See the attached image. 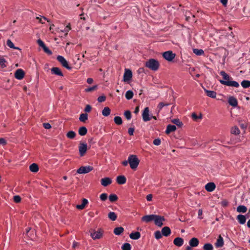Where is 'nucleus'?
<instances>
[{"mask_svg":"<svg viewBox=\"0 0 250 250\" xmlns=\"http://www.w3.org/2000/svg\"><path fill=\"white\" fill-rule=\"evenodd\" d=\"M171 122L179 127H181L183 125L182 122L178 119H173L171 120Z\"/></svg>","mask_w":250,"mask_h":250,"instance_id":"ea45409f","label":"nucleus"},{"mask_svg":"<svg viewBox=\"0 0 250 250\" xmlns=\"http://www.w3.org/2000/svg\"><path fill=\"white\" fill-rule=\"evenodd\" d=\"M71 29L70 27V24L69 23L65 28L63 32H66L65 35H67V33L69 32V31Z\"/></svg>","mask_w":250,"mask_h":250,"instance_id":"680f3d73","label":"nucleus"},{"mask_svg":"<svg viewBox=\"0 0 250 250\" xmlns=\"http://www.w3.org/2000/svg\"><path fill=\"white\" fill-rule=\"evenodd\" d=\"M6 61L4 58L0 57V65L1 67L4 68L6 66Z\"/></svg>","mask_w":250,"mask_h":250,"instance_id":"8fccbe9b","label":"nucleus"},{"mask_svg":"<svg viewBox=\"0 0 250 250\" xmlns=\"http://www.w3.org/2000/svg\"><path fill=\"white\" fill-rule=\"evenodd\" d=\"M241 84L242 86L244 88H247L250 87V81L249 80H243Z\"/></svg>","mask_w":250,"mask_h":250,"instance_id":"c9c22d12","label":"nucleus"},{"mask_svg":"<svg viewBox=\"0 0 250 250\" xmlns=\"http://www.w3.org/2000/svg\"><path fill=\"white\" fill-rule=\"evenodd\" d=\"M162 233L163 235L167 237L171 234V230L168 227H164L162 229Z\"/></svg>","mask_w":250,"mask_h":250,"instance_id":"4be33fe9","label":"nucleus"},{"mask_svg":"<svg viewBox=\"0 0 250 250\" xmlns=\"http://www.w3.org/2000/svg\"><path fill=\"white\" fill-rule=\"evenodd\" d=\"M51 71L52 74H55L56 75H58V76H63V73H62L61 69L59 67H52L51 69Z\"/></svg>","mask_w":250,"mask_h":250,"instance_id":"f3484780","label":"nucleus"},{"mask_svg":"<svg viewBox=\"0 0 250 250\" xmlns=\"http://www.w3.org/2000/svg\"><path fill=\"white\" fill-rule=\"evenodd\" d=\"M125 97L126 99L130 100L133 97V92L131 90H128L126 92Z\"/></svg>","mask_w":250,"mask_h":250,"instance_id":"4c0bfd02","label":"nucleus"},{"mask_svg":"<svg viewBox=\"0 0 250 250\" xmlns=\"http://www.w3.org/2000/svg\"><path fill=\"white\" fill-rule=\"evenodd\" d=\"M228 103L230 105L233 107H236L238 105L237 100L236 99V98L232 96L230 97L229 98Z\"/></svg>","mask_w":250,"mask_h":250,"instance_id":"aec40b11","label":"nucleus"},{"mask_svg":"<svg viewBox=\"0 0 250 250\" xmlns=\"http://www.w3.org/2000/svg\"><path fill=\"white\" fill-rule=\"evenodd\" d=\"M87 150V145L86 143L80 142L79 146V151L81 156H83Z\"/></svg>","mask_w":250,"mask_h":250,"instance_id":"0eeeda50","label":"nucleus"},{"mask_svg":"<svg viewBox=\"0 0 250 250\" xmlns=\"http://www.w3.org/2000/svg\"><path fill=\"white\" fill-rule=\"evenodd\" d=\"M91 106L89 104H87L84 108V111L85 112H89L91 111Z\"/></svg>","mask_w":250,"mask_h":250,"instance_id":"052dcab7","label":"nucleus"},{"mask_svg":"<svg viewBox=\"0 0 250 250\" xmlns=\"http://www.w3.org/2000/svg\"><path fill=\"white\" fill-rule=\"evenodd\" d=\"M156 217V215L151 214L145 215L142 217L141 220L143 222H145L146 223L150 222L152 221H154L155 217Z\"/></svg>","mask_w":250,"mask_h":250,"instance_id":"f8f14e48","label":"nucleus"},{"mask_svg":"<svg viewBox=\"0 0 250 250\" xmlns=\"http://www.w3.org/2000/svg\"><path fill=\"white\" fill-rule=\"evenodd\" d=\"M100 198L102 201H105L107 198V194L105 193H102L100 195Z\"/></svg>","mask_w":250,"mask_h":250,"instance_id":"864d4df0","label":"nucleus"},{"mask_svg":"<svg viewBox=\"0 0 250 250\" xmlns=\"http://www.w3.org/2000/svg\"><path fill=\"white\" fill-rule=\"evenodd\" d=\"M131 248L130 244L128 243H124L122 246V250H130Z\"/></svg>","mask_w":250,"mask_h":250,"instance_id":"a18cd8bd","label":"nucleus"},{"mask_svg":"<svg viewBox=\"0 0 250 250\" xmlns=\"http://www.w3.org/2000/svg\"><path fill=\"white\" fill-rule=\"evenodd\" d=\"M159 62L154 59H150L146 62L145 66L149 69L156 71L160 67Z\"/></svg>","mask_w":250,"mask_h":250,"instance_id":"f03ea898","label":"nucleus"},{"mask_svg":"<svg viewBox=\"0 0 250 250\" xmlns=\"http://www.w3.org/2000/svg\"><path fill=\"white\" fill-rule=\"evenodd\" d=\"M43 51L44 52L47 53L48 55H51L52 54V51L49 50L46 46L43 48Z\"/></svg>","mask_w":250,"mask_h":250,"instance_id":"bf43d9fd","label":"nucleus"},{"mask_svg":"<svg viewBox=\"0 0 250 250\" xmlns=\"http://www.w3.org/2000/svg\"><path fill=\"white\" fill-rule=\"evenodd\" d=\"M173 244L177 247H181L184 244V239L181 237H176L173 240Z\"/></svg>","mask_w":250,"mask_h":250,"instance_id":"dca6fc26","label":"nucleus"},{"mask_svg":"<svg viewBox=\"0 0 250 250\" xmlns=\"http://www.w3.org/2000/svg\"><path fill=\"white\" fill-rule=\"evenodd\" d=\"M165 220L164 217L156 215L154 221L155 224L158 227H162L163 225V222Z\"/></svg>","mask_w":250,"mask_h":250,"instance_id":"1a4fd4ad","label":"nucleus"},{"mask_svg":"<svg viewBox=\"0 0 250 250\" xmlns=\"http://www.w3.org/2000/svg\"><path fill=\"white\" fill-rule=\"evenodd\" d=\"M112 180L109 177L102 178L101 180V184L104 187H107L112 183Z\"/></svg>","mask_w":250,"mask_h":250,"instance_id":"ddd939ff","label":"nucleus"},{"mask_svg":"<svg viewBox=\"0 0 250 250\" xmlns=\"http://www.w3.org/2000/svg\"><path fill=\"white\" fill-rule=\"evenodd\" d=\"M37 42H38L39 45L40 47H42V49L45 46L44 43L41 39H39L37 41Z\"/></svg>","mask_w":250,"mask_h":250,"instance_id":"13d9d810","label":"nucleus"},{"mask_svg":"<svg viewBox=\"0 0 250 250\" xmlns=\"http://www.w3.org/2000/svg\"><path fill=\"white\" fill-rule=\"evenodd\" d=\"M111 112L110 109L108 107H105L102 110L103 116L107 117L110 115Z\"/></svg>","mask_w":250,"mask_h":250,"instance_id":"72a5a7b5","label":"nucleus"},{"mask_svg":"<svg viewBox=\"0 0 250 250\" xmlns=\"http://www.w3.org/2000/svg\"><path fill=\"white\" fill-rule=\"evenodd\" d=\"M118 198V196L114 194H110L109 196V199L111 202H115L117 201Z\"/></svg>","mask_w":250,"mask_h":250,"instance_id":"37998d69","label":"nucleus"},{"mask_svg":"<svg viewBox=\"0 0 250 250\" xmlns=\"http://www.w3.org/2000/svg\"><path fill=\"white\" fill-rule=\"evenodd\" d=\"M134 131V128L133 127H130L128 129V133L129 135H133Z\"/></svg>","mask_w":250,"mask_h":250,"instance_id":"e2e57ef3","label":"nucleus"},{"mask_svg":"<svg viewBox=\"0 0 250 250\" xmlns=\"http://www.w3.org/2000/svg\"><path fill=\"white\" fill-rule=\"evenodd\" d=\"M93 167L88 166H82L77 169V173L79 174H85L93 170Z\"/></svg>","mask_w":250,"mask_h":250,"instance_id":"423d86ee","label":"nucleus"},{"mask_svg":"<svg viewBox=\"0 0 250 250\" xmlns=\"http://www.w3.org/2000/svg\"><path fill=\"white\" fill-rule=\"evenodd\" d=\"M88 200L86 199L83 198L82 200V204L81 205H77L76 208L79 209H83L85 208V206L88 204Z\"/></svg>","mask_w":250,"mask_h":250,"instance_id":"bb28decb","label":"nucleus"},{"mask_svg":"<svg viewBox=\"0 0 250 250\" xmlns=\"http://www.w3.org/2000/svg\"><path fill=\"white\" fill-rule=\"evenodd\" d=\"M76 136V133L73 131H69L66 134V137L70 139H74Z\"/></svg>","mask_w":250,"mask_h":250,"instance_id":"e433bc0d","label":"nucleus"},{"mask_svg":"<svg viewBox=\"0 0 250 250\" xmlns=\"http://www.w3.org/2000/svg\"><path fill=\"white\" fill-rule=\"evenodd\" d=\"M86 82L88 84H91L93 82V80L92 78H89L87 79Z\"/></svg>","mask_w":250,"mask_h":250,"instance_id":"774afa93","label":"nucleus"},{"mask_svg":"<svg viewBox=\"0 0 250 250\" xmlns=\"http://www.w3.org/2000/svg\"><path fill=\"white\" fill-rule=\"evenodd\" d=\"M170 104L169 103H165L163 102L160 103L156 108V112H157V115L158 116L159 114V113L160 112L162 109L165 106H168Z\"/></svg>","mask_w":250,"mask_h":250,"instance_id":"a211bd4d","label":"nucleus"},{"mask_svg":"<svg viewBox=\"0 0 250 250\" xmlns=\"http://www.w3.org/2000/svg\"><path fill=\"white\" fill-rule=\"evenodd\" d=\"M247 210V208L246 206L243 205L239 206L237 208V211L238 212L245 213Z\"/></svg>","mask_w":250,"mask_h":250,"instance_id":"473e14b6","label":"nucleus"},{"mask_svg":"<svg viewBox=\"0 0 250 250\" xmlns=\"http://www.w3.org/2000/svg\"><path fill=\"white\" fill-rule=\"evenodd\" d=\"M90 235L93 239H99L102 236V232L101 230L97 231H92L91 232Z\"/></svg>","mask_w":250,"mask_h":250,"instance_id":"4468645a","label":"nucleus"},{"mask_svg":"<svg viewBox=\"0 0 250 250\" xmlns=\"http://www.w3.org/2000/svg\"><path fill=\"white\" fill-rule=\"evenodd\" d=\"M25 76L24 71L22 69H18L14 73L15 77L18 80H22Z\"/></svg>","mask_w":250,"mask_h":250,"instance_id":"9d476101","label":"nucleus"},{"mask_svg":"<svg viewBox=\"0 0 250 250\" xmlns=\"http://www.w3.org/2000/svg\"><path fill=\"white\" fill-rule=\"evenodd\" d=\"M114 122L118 125H121L123 123V121L121 117L116 116L114 118Z\"/></svg>","mask_w":250,"mask_h":250,"instance_id":"a19ab883","label":"nucleus"},{"mask_svg":"<svg viewBox=\"0 0 250 250\" xmlns=\"http://www.w3.org/2000/svg\"><path fill=\"white\" fill-rule=\"evenodd\" d=\"M30 170L33 172H37L39 171V167L36 163L31 164L29 167Z\"/></svg>","mask_w":250,"mask_h":250,"instance_id":"cd10ccee","label":"nucleus"},{"mask_svg":"<svg viewBox=\"0 0 250 250\" xmlns=\"http://www.w3.org/2000/svg\"><path fill=\"white\" fill-rule=\"evenodd\" d=\"M13 200L15 203H18L21 202V198L19 195H15L13 197Z\"/></svg>","mask_w":250,"mask_h":250,"instance_id":"5fc2aeb1","label":"nucleus"},{"mask_svg":"<svg viewBox=\"0 0 250 250\" xmlns=\"http://www.w3.org/2000/svg\"><path fill=\"white\" fill-rule=\"evenodd\" d=\"M247 217L245 215L242 214H239L237 216V220L238 222L242 225L246 223Z\"/></svg>","mask_w":250,"mask_h":250,"instance_id":"b1692460","label":"nucleus"},{"mask_svg":"<svg viewBox=\"0 0 250 250\" xmlns=\"http://www.w3.org/2000/svg\"><path fill=\"white\" fill-rule=\"evenodd\" d=\"M124 229L122 227L115 228L114 229V233L117 235H120L124 232Z\"/></svg>","mask_w":250,"mask_h":250,"instance_id":"c85d7f7f","label":"nucleus"},{"mask_svg":"<svg viewBox=\"0 0 250 250\" xmlns=\"http://www.w3.org/2000/svg\"><path fill=\"white\" fill-rule=\"evenodd\" d=\"M199 244V240L195 237L191 238L189 241V247H196L198 246Z\"/></svg>","mask_w":250,"mask_h":250,"instance_id":"2eb2a0df","label":"nucleus"},{"mask_svg":"<svg viewBox=\"0 0 250 250\" xmlns=\"http://www.w3.org/2000/svg\"><path fill=\"white\" fill-rule=\"evenodd\" d=\"M176 129V127L175 125H168L167 127V129L165 132L166 134H168L174 131Z\"/></svg>","mask_w":250,"mask_h":250,"instance_id":"393cba45","label":"nucleus"},{"mask_svg":"<svg viewBox=\"0 0 250 250\" xmlns=\"http://www.w3.org/2000/svg\"><path fill=\"white\" fill-rule=\"evenodd\" d=\"M129 237L132 239L137 240L140 238L141 234L138 231H136L135 232H132L130 234Z\"/></svg>","mask_w":250,"mask_h":250,"instance_id":"a878e982","label":"nucleus"},{"mask_svg":"<svg viewBox=\"0 0 250 250\" xmlns=\"http://www.w3.org/2000/svg\"><path fill=\"white\" fill-rule=\"evenodd\" d=\"M161 140L159 138L155 139L153 142V144L155 146H159L161 144Z\"/></svg>","mask_w":250,"mask_h":250,"instance_id":"4d7b16f0","label":"nucleus"},{"mask_svg":"<svg viewBox=\"0 0 250 250\" xmlns=\"http://www.w3.org/2000/svg\"><path fill=\"white\" fill-rule=\"evenodd\" d=\"M192 117L194 121H197L198 119L202 118V116L201 115L198 116L196 113H193L192 114Z\"/></svg>","mask_w":250,"mask_h":250,"instance_id":"603ef678","label":"nucleus"},{"mask_svg":"<svg viewBox=\"0 0 250 250\" xmlns=\"http://www.w3.org/2000/svg\"><path fill=\"white\" fill-rule=\"evenodd\" d=\"M224 245L223 238L219 235L218 239H217L216 242L215 244V246L216 248H221Z\"/></svg>","mask_w":250,"mask_h":250,"instance_id":"5701e85b","label":"nucleus"},{"mask_svg":"<svg viewBox=\"0 0 250 250\" xmlns=\"http://www.w3.org/2000/svg\"><path fill=\"white\" fill-rule=\"evenodd\" d=\"M78 132L81 136H84L86 134L87 129L85 126H82L79 128Z\"/></svg>","mask_w":250,"mask_h":250,"instance_id":"2f4dec72","label":"nucleus"},{"mask_svg":"<svg viewBox=\"0 0 250 250\" xmlns=\"http://www.w3.org/2000/svg\"><path fill=\"white\" fill-rule=\"evenodd\" d=\"M43 126L45 129H50L51 127V126L50 124L49 123H43Z\"/></svg>","mask_w":250,"mask_h":250,"instance_id":"0e129e2a","label":"nucleus"},{"mask_svg":"<svg viewBox=\"0 0 250 250\" xmlns=\"http://www.w3.org/2000/svg\"><path fill=\"white\" fill-rule=\"evenodd\" d=\"M146 199L147 201H151L152 199V195L151 194L147 195L146 197Z\"/></svg>","mask_w":250,"mask_h":250,"instance_id":"338daca9","label":"nucleus"},{"mask_svg":"<svg viewBox=\"0 0 250 250\" xmlns=\"http://www.w3.org/2000/svg\"><path fill=\"white\" fill-rule=\"evenodd\" d=\"M108 217L110 220L114 221L117 219V215L114 212L110 211L108 214Z\"/></svg>","mask_w":250,"mask_h":250,"instance_id":"c756f323","label":"nucleus"},{"mask_svg":"<svg viewBox=\"0 0 250 250\" xmlns=\"http://www.w3.org/2000/svg\"><path fill=\"white\" fill-rule=\"evenodd\" d=\"M140 160L136 155H130L128 157V163L130 168L132 169H136L139 165Z\"/></svg>","mask_w":250,"mask_h":250,"instance_id":"7ed1b4c3","label":"nucleus"},{"mask_svg":"<svg viewBox=\"0 0 250 250\" xmlns=\"http://www.w3.org/2000/svg\"><path fill=\"white\" fill-rule=\"evenodd\" d=\"M219 74L223 78V80H219L222 84L234 87H238L239 86V83L236 81H233V78L225 71H221Z\"/></svg>","mask_w":250,"mask_h":250,"instance_id":"f257e3e1","label":"nucleus"},{"mask_svg":"<svg viewBox=\"0 0 250 250\" xmlns=\"http://www.w3.org/2000/svg\"><path fill=\"white\" fill-rule=\"evenodd\" d=\"M132 73L131 71L128 69H125L124 74V81L128 82L132 78Z\"/></svg>","mask_w":250,"mask_h":250,"instance_id":"9b49d317","label":"nucleus"},{"mask_svg":"<svg viewBox=\"0 0 250 250\" xmlns=\"http://www.w3.org/2000/svg\"><path fill=\"white\" fill-rule=\"evenodd\" d=\"M6 144V140L2 138H0V145H2L4 146V145H5Z\"/></svg>","mask_w":250,"mask_h":250,"instance_id":"69168bd1","label":"nucleus"},{"mask_svg":"<svg viewBox=\"0 0 250 250\" xmlns=\"http://www.w3.org/2000/svg\"><path fill=\"white\" fill-rule=\"evenodd\" d=\"M124 115L126 119L128 120H130L131 118V112L129 110H126L124 112Z\"/></svg>","mask_w":250,"mask_h":250,"instance_id":"49530a36","label":"nucleus"},{"mask_svg":"<svg viewBox=\"0 0 250 250\" xmlns=\"http://www.w3.org/2000/svg\"><path fill=\"white\" fill-rule=\"evenodd\" d=\"M204 250H213V246L210 243H206L203 246Z\"/></svg>","mask_w":250,"mask_h":250,"instance_id":"79ce46f5","label":"nucleus"},{"mask_svg":"<svg viewBox=\"0 0 250 250\" xmlns=\"http://www.w3.org/2000/svg\"><path fill=\"white\" fill-rule=\"evenodd\" d=\"M97 88V85H94L92 87H88L87 88H86L85 89V91L87 92H91V91H94L95 90H96Z\"/></svg>","mask_w":250,"mask_h":250,"instance_id":"3c124183","label":"nucleus"},{"mask_svg":"<svg viewBox=\"0 0 250 250\" xmlns=\"http://www.w3.org/2000/svg\"><path fill=\"white\" fill-rule=\"evenodd\" d=\"M7 45L11 48L19 49L18 47H15L13 43L11 40H8L6 42Z\"/></svg>","mask_w":250,"mask_h":250,"instance_id":"de8ad7c7","label":"nucleus"},{"mask_svg":"<svg viewBox=\"0 0 250 250\" xmlns=\"http://www.w3.org/2000/svg\"><path fill=\"white\" fill-rule=\"evenodd\" d=\"M230 132L232 134L238 135L240 133V130L237 126H235L231 128Z\"/></svg>","mask_w":250,"mask_h":250,"instance_id":"f704fd0d","label":"nucleus"},{"mask_svg":"<svg viewBox=\"0 0 250 250\" xmlns=\"http://www.w3.org/2000/svg\"><path fill=\"white\" fill-rule=\"evenodd\" d=\"M57 60L61 63L62 66L68 70H71L72 67L69 65L68 62L62 56L59 55L57 57Z\"/></svg>","mask_w":250,"mask_h":250,"instance_id":"20e7f679","label":"nucleus"},{"mask_svg":"<svg viewBox=\"0 0 250 250\" xmlns=\"http://www.w3.org/2000/svg\"><path fill=\"white\" fill-rule=\"evenodd\" d=\"M88 119V115L86 113H82L79 118L81 122H85Z\"/></svg>","mask_w":250,"mask_h":250,"instance_id":"58836bf2","label":"nucleus"},{"mask_svg":"<svg viewBox=\"0 0 250 250\" xmlns=\"http://www.w3.org/2000/svg\"><path fill=\"white\" fill-rule=\"evenodd\" d=\"M142 116L143 121L145 122H148L151 120V117L149 116V110L148 107L145 108Z\"/></svg>","mask_w":250,"mask_h":250,"instance_id":"6e6552de","label":"nucleus"},{"mask_svg":"<svg viewBox=\"0 0 250 250\" xmlns=\"http://www.w3.org/2000/svg\"><path fill=\"white\" fill-rule=\"evenodd\" d=\"M193 53L196 55H202L204 54V52L202 49H198L197 48L193 49Z\"/></svg>","mask_w":250,"mask_h":250,"instance_id":"c03bdc74","label":"nucleus"},{"mask_svg":"<svg viewBox=\"0 0 250 250\" xmlns=\"http://www.w3.org/2000/svg\"><path fill=\"white\" fill-rule=\"evenodd\" d=\"M215 185L212 182H210L206 184L205 186V189L209 192L213 191L215 188Z\"/></svg>","mask_w":250,"mask_h":250,"instance_id":"6ab92c4d","label":"nucleus"},{"mask_svg":"<svg viewBox=\"0 0 250 250\" xmlns=\"http://www.w3.org/2000/svg\"><path fill=\"white\" fill-rule=\"evenodd\" d=\"M154 234H155V237L156 239L157 240L161 238L162 237V235H163V234L162 233V231L160 232L159 230H157V231H155Z\"/></svg>","mask_w":250,"mask_h":250,"instance_id":"09e8293b","label":"nucleus"},{"mask_svg":"<svg viewBox=\"0 0 250 250\" xmlns=\"http://www.w3.org/2000/svg\"><path fill=\"white\" fill-rule=\"evenodd\" d=\"M105 100L106 97L104 95L99 96L97 99V100L99 103L104 102L105 101Z\"/></svg>","mask_w":250,"mask_h":250,"instance_id":"6e6d98bb","label":"nucleus"},{"mask_svg":"<svg viewBox=\"0 0 250 250\" xmlns=\"http://www.w3.org/2000/svg\"><path fill=\"white\" fill-rule=\"evenodd\" d=\"M175 56V54L173 53L172 51H167L163 53V57L168 62H171Z\"/></svg>","mask_w":250,"mask_h":250,"instance_id":"39448f33","label":"nucleus"},{"mask_svg":"<svg viewBox=\"0 0 250 250\" xmlns=\"http://www.w3.org/2000/svg\"><path fill=\"white\" fill-rule=\"evenodd\" d=\"M116 181L118 184L123 185L126 183V179L124 175H120L117 176Z\"/></svg>","mask_w":250,"mask_h":250,"instance_id":"412c9836","label":"nucleus"},{"mask_svg":"<svg viewBox=\"0 0 250 250\" xmlns=\"http://www.w3.org/2000/svg\"><path fill=\"white\" fill-rule=\"evenodd\" d=\"M207 95L210 98H215L216 96V93L214 91L205 90Z\"/></svg>","mask_w":250,"mask_h":250,"instance_id":"7c9ffc66","label":"nucleus"}]
</instances>
